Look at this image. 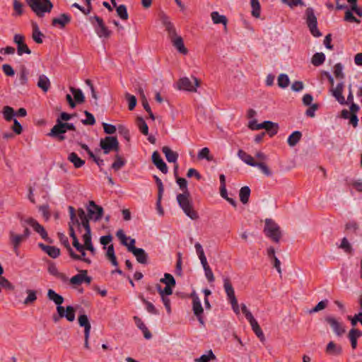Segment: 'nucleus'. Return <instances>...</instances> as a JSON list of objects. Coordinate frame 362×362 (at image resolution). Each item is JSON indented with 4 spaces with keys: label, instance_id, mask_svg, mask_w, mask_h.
<instances>
[{
    "label": "nucleus",
    "instance_id": "nucleus-57",
    "mask_svg": "<svg viewBox=\"0 0 362 362\" xmlns=\"http://www.w3.org/2000/svg\"><path fill=\"white\" fill-rule=\"evenodd\" d=\"M69 234H70V236L72 238V240H73V246L76 249V250H80L81 249V244L80 243L78 242V240L75 234V232H74V227H72L71 226V227H69Z\"/></svg>",
    "mask_w": 362,
    "mask_h": 362
},
{
    "label": "nucleus",
    "instance_id": "nucleus-26",
    "mask_svg": "<svg viewBox=\"0 0 362 362\" xmlns=\"http://www.w3.org/2000/svg\"><path fill=\"white\" fill-rule=\"evenodd\" d=\"M191 296L192 298V310L194 315L203 314L204 309L198 295L195 293H192Z\"/></svg>",
    "mask_w": 362,
    "mask_h": 362
},
{
    "label": "nucleus",
    "instance_id": "nucleus-3",
    "mask_svg": "<svg viewBox=\"0 0 362 362\" xmlns=\"http://www.w3.org/2000/svg\"><path fill=\"white\" fill-rule=\"evenodd\" d=\"M177 201L183 212L192 220H197L199 218L197 212L192 207V202L189 198V192L177 195Z\"/></svg>",
    "mask_w": 362,
    "mask_h": 362
},
{
    "label": "nucleus",
    "instance_id": "nucleus-34",
    "mask_svg": "<svg viewBox=\"0 0 362 362\" xmlns=\"http://www.w3.org/2000/svg\"><path fill=\"white\" fill-rule=\"evenodd\" d=\"M163 153L165 154L166 160L169 163H176L178 158V154L172 151L168 146H163L162 148Z\"/></svg>",
    "mask_w": 362,
    "mask_h": 362
},
{
    "label": "nucleus",
    "instance_id": "nucleus-29",
    "mask_svg": "<svg viewBox=\"0 0 362 362\" xmlns=\"http://www.w3.org/2000/svg\"><path fill=\"white\" fill-rule=\"evenodd\" d=\"M37 86L45 93L47 92L50 88L51 83L49 78L45 75L41 74L39 76L38 81L37 83Z\"/></svg>",
    "mask_w": 362,
    "mask_h": 362
},
{
    "label": "nucleus",
    "instance_id": "nucleus-47",
    "mask_svg": "<svg viewBox=\"0 0 362 362\" xmlns=\"http://www.w3.org/2000/svg\"><path fill=\"white\" fill-rule=\"evenodd\" d=\"M201 264L203 267L204 274L206 278L209 282H213L214 281V276L212 272V270L211 269L210 267L208 264L207 261L205 262V263H201Z\"/></svg>",
    "mask_w": 362,
    "mask_h": 362
},
{
    "label": "nucleus",
    "instance_id": "nucleus-50",
    "mask_svg": "<svg viewBox=\"0 0 362 362\" xmlns=\"http://www.w3.org/2000/svg\"><path fill=\"white\" fill-rule=\"evenodd\" d=\"M240 199L243 204H245L249 201V187L245 186L241 188L240 191Z\"/></svg>",
    "mask_w": 362,
    "mask_h": 362
},
{
    "label": "nucleus",
    "instance_id": "nucleus-18",
    "mask_svg": "<svg viewBox=\"0 0 362 362\" xmlns=\"http://www.w3.org/2000/svg\"><path fill=\"white\" fill-rule=\"evenodd\" d=\"M57 311L60 317H65L69 322H73L75 320V310L71 305L67 306L66 310L63 306L57 307Z\"/></svg>",
    "mask_w": 362,
    "mask_h": 362
},
{
    "label": "nucleus",
    "instance_id": "nucleus-53",
    "mask_svg": "<svg viewBox=\"0 0 362 362\" xmlns=\"http://www.w3.org/2000/svg\"><path fill=\"white\" fill-rule=\"evenodd\" d=\"M26 293L28 294L27 298L24 300V304H30L33 303L37 299L36 291L30 289H28L26 291Z\"/></svg>",
    "mask_w": 362,
    "mask_h": 362
},
{
    "label": "nucleus",
    "instance_id": "nucleus-39",
    "mask_svg": "<svg viewBox=\"0 0 362 362\" xmlns=\"http://www.w3.org/2000/svg\"><path fill=\"white\" fill-rule=\"evenodd\" d=\"M251 14L256 18H260L261 6L259 0H250Z\"/></svg>",
    "mask_w": 362,
    "mask_h": 362
},
{
    "label": "nucleus",
    "instance_id": "nucleus-27",
    "mask_svg": "<svg viewBox=\"0 0 362 362\" xmlns=\"http://www.w3.org/2000/svg\"><path fill=\"white\" fill-rule=\"evenodd\" d=\"M58 236L62 244H63L65 246V247L68 250L69 255L73 259H81V256L74 253V250L71 247L68 238L62 233H59Z\"/></svg>",
    "mask_w": 362,
    "mask_h": 362
},
{
    "label": "nucleus",
    "instance_id": "nucleus-43",
    "mask_svg": "<svg viewBox=\"0 0 362 362\" xmlns=\"http://www.w3.org/2000/svg\"><path fill=\"white\" fill-rule=\"evenodd\" d=\"M359 229V224L356 221H350L345 225V230L350 233L356 234Z\"/></svg>",
    "mask_w": 362,
    "mask_h": 362
},
{
    "label": "nucleus",
    "instance_id": "nucleus-44",
    "mask_svg": "<svg viewBox=\"0 0 362 362\" xmlns=\"http://www.w3.org/2000/svg\"><path fill=\"white\" fill-rule=\"evenodd\" d=\"M70 90L73 94L76 102L81 103L84 101L85 97L81 89H77L73 87L70 88Z\"/></svg>",
    "mask_w": 362,
    "mask_h": 362
},
{
    "label": "nucleus",
    "instance_id": "nucleus-1",
    "mask_svg": "<svg viewBox=\"0 0 362 362\" xmlns=\"http://www.w3.org/2000/svg\"><path fill=\"white\" fill-rule=\"evenodd\" d=\"M160 20L165 28L166 31L168 33V36L174 47L182 54H187L188 52L187 49L185 47L182 37L179 35L173 23L170 21V18L165 13H161L160 15Z\"/></svg>",
    "mask_w": 362,
    "mask_h": 362
},
{
    "label": "nucleus",
    "instance_id": "nucleus-52",
    "mask_svg": "<svg viewBox=\"0 0 362 362\" xmlns=\"http://www.w3.org/2000/svg\"><path fill=\"white\" fill-rule=\"evenodd\" d=\"M160 282L165 284V286H169L174 287L175 285V280L174 277L168 273L164 274V277L160 279Z\"/></svg>",
    "mask_w": 362,
    "mask_h": 362
},
{
    "label": "nucleus",
    "instance_id": "nucleus-25",
    "mask_svg": "<svg viewBox=\"0 0 362 362\" xmlns=\"http://www.w3.org/2000/svg\"><path fill=\"white\" fill-rule=\"evenodd\" d=\"M134 320L136 327L142 332L144 338L146 339H151L152 334L142 320L137 316H134Z\"/></svg>",
    "mask_w": 362,
    "mask_h": 362
},
{
    "label": "nucleus",
    "instance_id": "nucleus-10",
    "mask_svg": "<svg viewBox=\"0 0 362 362\" xmlns=\"http://www.w3.org/2000/svg\"><path fill=\"white\" fill-rule=\"evenodd\" d=\"M100 146L105 154L109 153L111 151H119V142L115 136H106L100 141Z\"/></svg>",
    "mask_w": 362,
    "mask_h": 362
},
{
    "label": "nucleus",
    "instance_id": "nucleus-28",
    "mask_svg": "<svg viewBox=\"0 0 362 362\" xmlns=\"http://www.w3.org/2000/svg\"><path fill=\"white\" fill-rule=\"evenodd\" d=\"M71 21V17L69 15L62 13L57 18L52 19V25L54 26L59 25L61 28H63L66 24Z\"/></svg>",
    "mask_w": 362,
    "mask_h": 362
},
{
    "label": "nucleus",
    "instance_id": "nucleus-21",
    "mask_svg": "<svg viewBox=\"0 0 362 362\" xmlns=\"http://www.w3.org/2000/svg\"><path fill=\"white\" fill-rule=\"evenodd\" d=\"M344 85L343 82L339 83L334 88L331 89L332 95L341 104L346 105V101L343 96Z\"/></svg>",
    "mask_w": 362,
    "mask_h": 362
},
{
    "label": "nucleus",
    "instance_id": "nucleus-36",
    "mask_svg": "<svg viewBox=\"0 0 362 362\" xmlns=\"http://www.w3.org/2000/svg\"><path fill=\"white\" fill-rule=\"evenodd\" d=\"M68 160L71 163H73L74 167L76 168H79L82 167L84 165V163H85V161L83 160H82L81 158H80L78 156V155L76 153H74V152H72V153L69 154Z\"/></svg>",
    "mask_w": 362,
    "mask_h": 362
},
{
    "label": "nucleus",
    "instance_id": "nucleus-48",
    "mask_svg": "<svg viewBox=\"0 0 362 362\" xmlns=\"http://www.w3.org/2000/svg\"><path fill=\"white\" fill-rule=\"evenodd\" d=\"M216 356L211 350H209L202 354L199 358L196 359L197 362H209L211 360L215 359Z\"/></svg>",
    "mask_w": 362,
    "mask_h": 362
},
{
    "label": "nucleus",
    "instance_id": "nucleus-22",
    "mask_svg": "<svg viewBox=\"0 0 362 362\" xmlns=\"http://www.w3.org/2000/svg\"><path fill=\"white\" fill-rule=\"evenodd\" d=\"M26 222L29 224L35 232L40 235V236L45 240H48L49 238L47 233L42 226H41L36 220L33 218H28Z\"/></svg>",
    "mask_w": 362,
    "mask_h": 362
},
{
    "label": "nucleus",
    "instance_id": "nucleus-38",
    "mask_svg": "<svg viewBox=\"0 0 362 362\" xmlns=\"http://www.w3.org/2000/svg\"><path fill=\"white\" fill-rule=\"evenodd\" d=\"M302 137V133L300 131L293 132L288 138V144L293 147L295 146L300 140Z\"/></svg>",
    "mask_w": 362,
    "mask_h": 362
},
{
    "label": "nucleus",
    "instance_id": "nucleus-49",
    "mask_svg": "<svg viewBox=\"0 0 362 362\" xmlns=\"http://www.w3.org/2000/svg\"><path fill=\"white\" fill-rule=\"evenodd\" d=\"M197 156L200 160L206 159L209 161H211L213 159V157L210 154V151L207 147L202 148L199 151Z\"/></svg>",
    "mask_w": 362,
    "mask_h": 362
},
{
    "label": "nucleus",
    "instance_id": "nucleus-35",
    "mask_svg": "<svg viewBox=\"0 0 362 362\" xmlns=\"http://www.w3.org/2000/svg\"><path fill=\"white\" fill-rule=\"evenodd\" d=\"M211 17L214 24H223L226 26L228 20L224 15H221L218 11H213L211 13Z\"/></svg>",
    "mask_w": 362,
    "mask_h": 362
},
{
    "label": "nucleus",
    "instance_id": "nucleus-17",
    "mask_svg": "<svg viewBox=\"0 0 362 362\" xmlns=\"http://www.w3.org/2000/svg\"><path fill=\"white\" fill-rule=\"evenodd\" d=\"M91 281V278L87 276L86 270H81L78 274L72 276L70 279V283L72 285L78 286L86 282L89 284Z\"/></svg>",
    "mask_w": 362,
    "mask_h": 362
},
{
    "label": "nucleus",
    "instance_id": "nucleus-45",
    "mask_svg": "<svg viewBox=\"0 0 362 362\" xmlns=\"http://www.w3.org/2000/svg\"><path fill=\"white\" fill-rule=\"evenodd\" d=\"M278 86L281 88H286L288 86L290 80L287 74H281L277 79Z\"/></svg>",
    "mask_w": 362,
    "mask_h": 362
},
{
    "label": "nucleus",
    "instance_id": "nucleus-14",
    "mask_svg": "<svg viewBox=\"0 0 362 362\" xmlns=\"http://www.w3.org/2000/svg\"><path fill=\"white\" fill-rule=\"evenodd\" d=\"M88 216L95 221H99L103 214V209L93 201H90L87 206Z\"/></svg>",
    "mask_w": 362,
    "mask_h": 362
},
{
    "label": "nucleus",
    "instance_id": "nucleus-62",
    "mask_svg": "<svg viewBox=\"0 0 362 362\" xmlns=\"http://www.w3.org/2000/svg\"><path fill=\"white\" fill-rule=\"evenodd\" d=\"M48 272L56 276V277H58V278H62V274L58 271V269L57 267V266L53 264V263H51L48 265Z\"/></svg>",
    "mask_w": 362,
    "mask_h": 362
},
{
    "label": "nucleus",
    "instance_id": "nucleus-33",
    "mask_svg": "<svg viewBox=\"0 0 362 362\" xmlns=\"http://www.w3.org/2000/svg\"><path fill=\"white\" fill-rule=\"evenodd\" d=\"M326 353L330 355L339 356L342 353V348L334 342L329 341L326 347Z\"/></svg>",
    "mask_w": 362,
    "mask_h": 362
},
{
    "label": "nucleus",
    "instance_id": "nucleus-46",
    "mask_svg": "<svg viewBox=\"0 0 362 362\" xmlns=\"http://www.w3.org/2000/svg\"><path fill=\"white\" fill-rule=\"evenodd\" d=\"M194 247L196 250L197 255L200 260L201 263H205L207 261L206 257L204 254V249L202 245L199 243H196L194 244Z\"/></svg>",
    "mask_w": 362,
    "mask_h": 362
},
{
    "label": "nucleus",
    "instance_id": "nucleus-12",
    "mask_svg": "<svg viewBox=\"0 0 362 362\" xmlns=\"http://www.w3.org/2000/svg\"><path fill=\"white\" fill-rule=\"evenodd\" d=\"M325 320L327 323V325H329V327L332 328V331L337 336L341 337L345 333L346 329L343 323L339 321L334 317L331 315L327 316L325 317Z\"/></svg>",
    "mask_w": 362,
    "mask_h": 362
},
{
    "label": "nucleus",
    "instance_id": "nucleus-54",
    "mask_svg": "<svg viewBox=\"0 0 362 362\" xmlns=\"http://www.w3.org/2000/svg\"><path fill=\"white\" fill-rule=\"evenodd\" d=\"M157 289L161 298L168 297V296L173 293L172 286H165L164 288H162L160 286H157Z\"/></svg>",
    "mask_w": 362,
    "mask_h": 362
},
{
    "label": "nucleus",
    "instance_id": "nucleus-19",
    "mask_svg": "<svg viewBox=\"0 0 362 362\" xmlns=\"http://www.w3.org/2000/svg\"><path fill=\"white\" fill-rule=\"evenodd\" d=\"M250 327L254 332V333L256 334L257 338L259 339V341L264 344L266 341V338L264 336V334L259 325L257 321L254 318V317L250 314Z\"/></svg>",
    "mask_w": 362,
    "mask_h": 362
},
{
    "label": "nucleus",
    "instance_id": "nucleus-6",
    "mask_svg": "<svg viewBox=\"0 0 362 362\" xmlns=\"http://www.w3.org/2000/svg\"><path fill=\"white\" fill-rule=\"evenodd\" d=\"M267 156L262 152H257L255 157L250 156V166L257 167L266 176H271L272 171L265 163Z\"/></svg>",
    "mask_w": 362,
    "mask_h": 362
},
{
    "label": "nucleus",
    "instance_id": "nucleus-61",
    "mask_svg": "<svg viewBox=\"0 0 362 362\" xmlns=\"http://www.w3.org/2000/svg\"><path fill=\"white\" fill-rule=\"evenodd\" d=\"M138 127L143 134L148 135V127L146 122L142 118L138 119Z\"/></svg>",
    "mask_w": 362,
    "mask_h": 362
},
{
    "label": "nucleus",
    "instance_id": "nucleus-51",
    "mask_svg": "<svg viewBox=\"0 0 362 362\" xmlns=\"http://www.w3.org/2000/svg\"><path fill=\"white\" fill-rule=\"evenodd\" d=\"M339 248L342 249L346 253L351 254L353 251L351 245L349 243L346 238H343Z\"/></svg>",
    "mask_w": 362,
    "mask_h": 362
},
{
    "label": "nucleus",
    "instance_id": "nucleus-37",
    "mask_svg": "<svg viewBox=\"0 0 362 362\" xmlns=\"http://www.w3.org/2000/svg\"><path fill=\"white\" fill-rule=\"evenodd\" d=\"M106 257L111 262L112 264L115 267H117L118 262L115 254V249L113 245L110 244L106 247Z\"/></svg>",
    "mask_w": 362,
    "mask_h": 362
},
{
    "label": "nucleus",
    "instance_id": "nucleus-58",
    "mask_svg": "<svg viewBox=\"0 0 362 362\" xmlns=\"http://www.w3.org/2000/svg\"><path fill=\"white\" fill-rule=\"evenodd\" d=\"M334 74L337 78L341 79L344 78V74L343 73V66L341 63H337L334 65Z\"/></svg>",
    "mask_w": 362,
    "mask_h": 362
},
{
    "label": "nucleus",
    "instance_id": "nucleus-30",
    "mask_svg": "<svg viewBox=\"0 0 362 362\" xmlns=\"http://www.w3.org/2000/svg\"><path fill=\"white\" fill-rule=\"evenodd\" d=\"M39 246L44 252L52 258H57L60 255L59 249L54 246L45 245L42 243H40Z\"/></svg>",
    "mask_w": 362,
    "mask_h": 362
},
{
    "label": "nucleus",
    "instance_id": "nucleus-55",
    "mask_svg": "<svg viewBox=\"0 0 362 362\" xmlns=\"http://www.w3.org/2000/svg\"><path fill=\"white\" fill-rule=\"evenodd\" d=\"M117 13L122 20H127L128 18V13L127 7L122 4L117 7Z\"/></svg>",
    "mask_w": 362,
    "mask_h": 362
},
{
    "label": "nucleus",
    "instance_id": "nucleus-24",
    "mask_svg": "<svg viewBox=\"0 0 362 362\" xmlns=\"http://www.w3.org/2000/svg\"><path fill=\"white\" fill-rule=\"evenodd\" d=\"M152 161L154 165L163 173H168V167L160 154L155 151L152 154Z\"/></svg>",
    "mask_w": 362,
    "mask_h": 362
},
{
    "label": "nucleus",
    "instance_id": "nucleus-2",
    "mask_svg": "<svg viewBox=\"0 0 362 362\" xmlns=\"http://www.w3.org/2000/svg\"><path fill=\"white\" fill-rule=\"evenodd\" d=\"M255 115V111L250 109V130H259L264 129L270 137L276 135L279 131V126L278 123L272 121H264L258 124L255 119L252 118Z\"/></svg>",
    "mask_w": 362,
    "mask_h": 362
},
{
    "label": "nucleus",
    "instance_id": "nucleus-32",
    "mask_svg": "<svg viewBox=\"0 0 362 362\" xmlns=\"http://www.w3.org/2000/svg\"><path fill=\"white\" fill-rule=\"evenodd\" d=\"M47 298L49 300L53 301L57 305V307H62V304L64 303V298L52 289L48 290Z\"/></svg>",
    "mask_w": 362,
    "mask_h": 362
},
{
    "label": "nucleus",
    "instance_id": "nucleus-11",
    "mask_svg": "<svg viewBox=\"0 0 362 362\" xmlns=\"http://www.w3.org/2000/svg\"><path fill=\"white\" fill-rule=\"evenodd\" d=\"M90 21L93 24L95 31L99 37H108L110 35V31L105 25L102 18L95 16L90 18Z\"/></svg>",
    "mask_w": 362,
    "mask_h": 362
},
{
    "label": "nucleus",
    "instance_id": "nucleus-4",
    "mask_svg": "<svg viewBox=\"0 0 362 362\" xmlns=\"http://www.w3.org/2000/svg\"><path fill=\"white\" fill-rule=\"evenodd\" d=\"M32 11L39 17L44 16L45 13H49L53 4L49 0H26Z\"/></svg>",
    "mask_w": 362,
    "mask_h": 362
},
{
    "label": "nucleus",
    "instance_id": "nucleus-16",
    "mask_svg": "<svg viewBox=\"0 0 362 362\" xmlns=\"http://www.w3.org/2000/svg\"><path fill=\"white\" fill-rule=\"evenodd\" d=\"M85 228L86 233L83 235L82 239L83 241V246L86 247V250L90 251L92 255H95L96 250L93 245L91 240V230L89 223H86V226H83Z\"/></svg>",
    "mask_w": 362,
    "mask_h": 362
},
{
    "label": "nucleus",
    "instance_id": "nucleus-7",
    "mask_svg": "<svg viewBox=\"0 0 362 362\" xmlns=\"http://www.w3.org/2000/svg\"><path fill=\"white\" fill-rule=\"evenodd\" d=\"M199 84V80L194 76H192L191 78L188 77H182L177 81L176 87L179 90L196 93Z\"/></svg>",
    "mask_w": 362,
    "mask_h": 362
},
{
    "label": "nucleus",
    "instance_id": "nucleus-13",
    "mask_svg": "<svg viewBox=\"0 0 362 362\" xmlns=\"http://www.w3.org/2000/svg\"><path fill=\"white\" fill-rule=\"evenodd\" d=\"M135 240L131 239V243L129 245H127V249L129 252H132V254L135 256L138 262L141 264H146L148 255L145 252V250L142 248H137L134 247Z\"/></svg>",
    "mask_w": 362,
    "mask_h": 362
},
{
    "label": "nucleus",
    "instance_id": "nucleus-41",
    "mask_svg": "<svg viewBox=\"0 0 362 362\" xmlns=\"http://www.w3.org/2000/svg\"><path fill=\"white\" fill-rule=\"evenodd\" d=\"M28 71L25 66H22L18 74V84L25 86L28 83Z\"/></svg>",
    "mask_w": 362,
    "mask_h": 362
},
{
    "label": "nucleus",
    "instance_id": "nucleus-63",
    "mask_svg": "<svg viewBox=\"0 0 362 362\" xmlns=\"http://www.w3.org/2000/svg\"><path fill=\"white\" fill-rule=\"evenodd\" d=\"M86 119L82 120V123L86 125H93L95 123L94 116L88 111L84 112Z\"/></svg>",
    "mask_w": 362,
    "mask_h": 362
},
{
    "label": "nucleus",
    "instance_id": "nucleus-59",
    "mask_svg": "<svg viewBox=\"0 0 362 362\" xmlns=\"http://www.w3.org/2000/svg\"><path fill=\"white\" fill-rule=\"evenodd\" d=\"M3 115L6 120L10 121L12 119L13 116L14 115V110L12 107L6 106L4 107Z\"/></svg>",
    "mask_w": 362,
    "mask_h": 362
},
{
    "label": "nucleus",
    "instance_id": "nucleus-42",
    "mask_svg": "<svg viewBox=\"0 0 362 362\" xmlns=\"http://www.w3.org/2000/svg\"><path fill=\"white\" fill-rule=\"evenodd\" d=\"M325 60V55L322 52H317L315 53L311 59L312 64L315 66H320L324 63Z\"/></svg>",
    "mask_w": 362,
    "mask_h": 362
},
{
    "label": "nucleus",
    "instance_id": "nucleus-31",
    "mask_svg": "<svg viewBox=\"0 0 362 362\" xmlns=\"http://www.w3.org/2000/svg\"><path fill=\"white\" fill-rule=\"evenodd\" d=\"M32 28H33V34H32L33 40L37 44L42 43L44 35L40 30V28H39L37 24L35 22H33L32 23Z\"/></svg>",
    "mask_w": 362,
    "mask_h": 362
},
{
    "label": "nucleus",
    "instance_id": "nucleus-64",
    "mask_svg": "<svg viewBox=\"0 0 362 362\" xmlns=\"http://www.w3.org/2000/svg\"><path fill=\"white\" fill-rule=\"evenodd\" d=\"M125 163L124 161L119 157L117 156L115 161L112 164V168L114 169L115 171L119 170L121 169L124 165Z\"/></svg>",
    "mask_w": 362,
    "mask_h": 362
},
{
    "label": "nucleus",
    "instance_id": "nucleus-5",
    "mask_svg": "<svg viewBox=\"0 0 362 362\" xmlns=\"http://www.w3.org/2000/svg\"><path fill=\"white\" fill-rule=\"evenodd\" d=\"M264 232L267 237L276 243L280 241L282 236V233L279 226L270 218H267L265 221Z\"/></svg>",
    "mask_w": 362,
    "mask_h": 362
},
{
    "label": "nucleus",
    "instance_id": "nucleus-15",
    "mask_svg": "<svg viewBox=\"0 0 362 362\" xmlns=\"http://www.w3.org/2000/svg\"><path fill=\"white\" fill-rule=\"evenodd\" d=\"M9 240L13 246V250L16 255H19V247L21 244L25 240L22 234H18L14 230H11L8 232Z\"/></svg>",
    "mask_w": 362,
    "mask_h": 362
},
{
    "label": "nucleus",
    "instance_id": "nucleus-40",
    "mask_svg": "<svg viewBox=\"0 0 362 362\" xmlns=\"http://www.w3.org/2000/svg\"><path fill=\"white\" fill-rule=\"evenodd\" d=\"M69 211L70 219H71V221L69 223V227H71V226L72 227H74V226H77L78 227L82 226L81 221L78 218H77L76 216L74 207H72L71 206H69Z\"/></svg>",
    "mask_w": 362,
    "mask_h": 362
},
{
    "label": "nucleus",
    "instance_id": "nucleus-56",
    "mask_svg": "<svg viewBox=\"0 0 362 362\" xmlns=\"http://www.w3.org/2000/svg\"><path fill=\"white\" fill-rule=\"evenodd\" d=\"M141 300L146 305V310L149 313H151V314H153V315H158L159 314L158 310L155 308V306L153 305V303H151V302L146 300L144 298H141Z\"/></svg>",
    "mask_w": 362,
    "mask_h": 362
},
{
    "label": "nucleus",
    "instance_id": "nucleus-23",
    "mask_svg": "<svg viewBox=\"0 0 362 362\" xmlns=\"http://www.w3.org/2000/svg\"><path fill=\"white\" fill-rule=\"evenodd\" d=\"M65 132L66 129H64L63 123L59 119H57V123L52 127L48 135L50 136L59 137L60 140H63L64 136H62V134Z\"/></svg>",
    "mask_w": 362,
    "mask_h": 362
},
{
    "label": "nucleus",
    "instance_id": "nucleus-20",
    "mask_svg": "<svg viewBox=\"0 0 362 362\" xmlns=\"http://www.w3.org/2000/svg\"><path fill=\"white\" fill-rule=\"evenodd\" d=\"M78 324L84 328V341H89L90 333V323L86 315H81L78 317Z\"/></svg>",
    "mask_w": 362,
    "mask_h": 362
},
{
    "label": "nucleus",
    "instance_id": "nucleus-8",
    "mask_svg": "<svg viewBox=\"0 0 362 362\" xmlns=\"http://www.w3.org/2000/svg\"><path fill=\"white\" fill-rule=\"evenodd\" d=\"M306 23L311 34L314 37H320L322 33L317 29V18L315 15L314 10L313 8H308L305 10Z\"/></svg>",
    "mask_w": 362,
    "mask_h": 362
},
{
    "label": "nucleus",
    "instance_id": "nucleus-9",
    "mask_svg": "<svg viewBox=\"0 0 362 362\" xmlns=\"http://www.w3.org/2000/svg\"><path fill=\"white\" fill-rule=\"evenodd\" d=\"M223 287H224L225 291L227 294L228 300H229L230 303L231 304L233 311L237 315H239L240 313V309L238 305V302H237L236 298L235 296L234 289H233L230 281L227 278H225L223 279Z\"/></svg>",
    "mask_w": 362,
    "mask_h": 362
},
{
    "label": "nucleus",
    "instance_id": "nucleus-60",
    "mask_svg": "<svg viewBox=\"0 0 362 362\" xmlns=\"http://www.w3.org/2000/svg\"><path fill=\"white\" fill-rule=\"evenodd\" d=\"M30 53L31 50L25 42L17 46L18 55L22 56L24 54H30Z\"/></svg>",
    "mask_w": 362,
    "mask_h": 362
}]
</instances>
